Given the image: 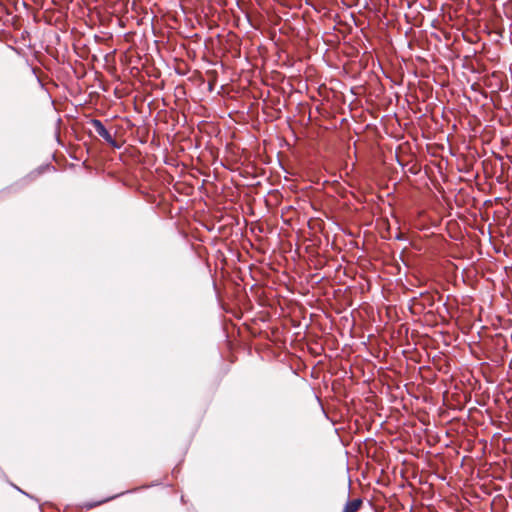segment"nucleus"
<instances>
[{"mask_svg":"<svg viewBox=\"0 0 512 512\" xmlns=\"http://www.w3.org/2000/svg\"><path fill=\"white\" fill-rule=\"evenodd\" d=\"M91 125L95 129L96 133L102 137L107 143L110 145L117 147V144L113 137L111 136L110 132L105 128L103 123L98 119L91 120Z\"/></svg>","mask_w":512,"mask_h":512,"instance_id":"1","label":"nucleus"},{"mask_svg":"<svg viewBox=\"0 0 512 512\" xmlns=\"http://www.w3.org/2000/svg\"><path fill=\"white\" fill-rule=\"evenodd\" d=\"M362 504L361 499H354L351 501H348L343 509V512H357Z\"/></svg>","mask_w":512,"mask_h":512,"instance_id":"2","label":"nucleus"}]
</instances>
